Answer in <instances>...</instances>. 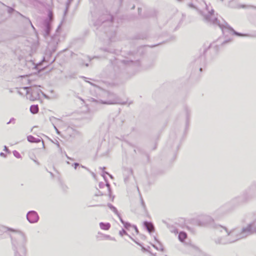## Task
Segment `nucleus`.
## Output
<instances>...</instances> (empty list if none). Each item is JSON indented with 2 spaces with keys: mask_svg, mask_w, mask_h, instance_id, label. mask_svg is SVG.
<instances>
[{
  "mask_svg": "<svg viewBox=\"0 0 256 256\" xmlns=\"http://www.w3.org/2000/svg\"><path fill=\"white\" fill-rule=\"evenodd\" d=\"M192 0V2L188 4L189 6L197 10L202 9L201 14L203 16L204 20L210 24L218 25L224 34L228 32L230 34H235L237 36H249L248 34L236 32L227 23H225L224 24H220L218 18L215 17L214 14V11L210 6H208L203 0Z\"/></svg>",
  "mask_w": 256,
  "mask_h": 256,
  "instance_id": "nucleus-1",
  "label": "nucleus"
},
{
  "mask_svg": "<svg viewBox=\"0 0 256 256\" xmlns=\"http://www.w3.org/2000/svg\"><path fill=\"white\" fill-rule=\"evenodd\" d=\"M254 232L252 224H248L242 230L236 228L230 231L226 227L221 226L220 232L222 236L216 238L214 242L217 244H226L232 243L252 234Z\"/></svg>",
  "mask_w": 256,
  "mask_h": 256,
  "instance_id": "nucleus-2",
  "label": "nucleus"
},
{
  "mask_svg": "<svg viewBox=\"0 0 256 256\" xmlns=\"http://www.w3.org/2000/svg\"><path fill=\"white\" fill-rule=\"evenodd\" d=\"M12 232L10 234L12 245L14 251V256H26V244L27 238L26 234L22 231L8 228Z\"/></svg>",
  "mask_w": 256,
  "mask_h": 256,
  "instance_id": "nucleus-3",
  "label": "nucleus"
},
{
  "mask_svg": "<svg viewBox=\"0 0 256 256\" xmlns=\"http://www.w3.org/2000/svg\"><path fill=\"white\" fill-rule=\"evenodd\" d=\"M102 94L106 96H107L109 98H112V99L108 100V101H103L100 100V102L102 104H126V102H123L120 100L118 97L116 96L114 94L110 93L109 92L106 90L102 91Z\"/></svg>",
  "mask_w": 256,
  "mask_h": 256,
  "instance_id": "nucleus-4",
  "label": "nucleus"
},
{
  "mask_svg": "<svg viewBox=\"0 0 256 256\" xmlns=\"http://www.w3.org/2000/svg\"><path fill=\"white\" fill-rule=\"evenodd\" d=\"M213 218L209 216H198L194 221V224L201 226H205L212 224Z\"/></svg>",
  "mask_w": 256,
  "mask_h": 256,
  "instance_id": "nucleus-5",
  "label": "nucleus"
},
{
  "mask_svg": "<svg viewBox=\"0 0 256 256\" xmlns=\"http://www.w3.org/2000/svg\"><path fill=\"white\" fill-rule=\"evenodd\" d=\"M53 20L52 13L49 12L48 14V18L46 19L44 22V36H48L50 34L51 30V23Z\"/></svg>",
  "mask_w": 256,
  "mask_h": 256,
  "instance_id": "nucleus-6",
  "label": "nucleus"
},
{
  "mask_svg": "<svg viewBox=\"0 0 256 256\" xmlns=\"http://www.w3.org/2000/svg\"><path fill=\"white\" fill-rule=\"evenodd\" d=\"M26 218L28 221L30 223L36 222L39 219L37 212L34 210L28 212L26 215Z\"/></svg>",
  "mask_w": 256,
  "mask_h": 256,
  "instance_id": "nucleus-7",
  "label": "nucleus"
},
{
  "mask_svg": "<svg viewBox=\"0 0 256 256\" xmlns=\"http://www.w3.org/2000/svg\"><path fill=\"white\" fill-rule=\"evenodd\" d=\"M40 93H42V90L38 86L32 87V94L30 97V100H34L39 98Z\"/></svg>",
  "mask_w": 256,
  "mask_h": 256,
  "instance_id": "nucleus-8",
  "label": "nucleus"
},
{
  "mask_svg": "<svg viewBox=\"0 0 256 256\" xmlns=\"http://www.w3.org/2000/svg\"><path fill=\"white\" fill-rule=\"evenodd\" d=\"M66 134L70 138H74L80 135V132L72 127H68L66 129Z\"/></svg>",
  "mask_w": 256,
  "mask_h": 256,
  "instance_id": "nucleus-9",
  "label": "nucleus"
},
{
  "mask_svg": "<svg viewBox=\"0 0 256 256\" xmlns=\"http://www.w3.org/2000/svg\"><path fill=\"white\" fill-rule=\"evenodd\" d=\"M144 225L150 233L154 231V226L152 222H144Z\"/></svg>",
  "mask_w": 256,
  "mask_h": 256,
  "instance_id": "nucleus-10",
  "label": "nucleus"
},
{
  "mask_svg": "<svg viewBox=\"0 0 256 256\" xmlns=\"http://www.w3.org/2000/svg\"><path fill=\"white\" fill-rule=\"evenodd\" d=\"M28 140L30 142H36L38 143L41 141V139L40 138H36L32 136H28L27 137Z\"/></svg>",
  "mask_w": 256,
  "mask_h": 256,
  "instance_id": "nucleus-11",
  "label": "nucleus"
},
{
  "mask_svg": "<svg viewBox=\"0 0 256 256\" xmlns=\"http://www.w3.org/2000/svg\"><path fill=\"white\" fill-rule=\"evenodd\" d=\"M100 228L104 230H108L110 227V223H104V222H100Z\"/></svg>",
  "mask_w": 256,
  "mask_h": 256,
  "instance_id": "nucleus-12",
  "label": "nucleus"
},
{
  "mask_svg": "<svg viewBox=\"0 0 256 256\" xmlns=\"http://www.w3.org/2000/svg\"><path fill=\"white\" fill-rule=\"evenodd\" d=\"M236 8H256V6H252V5H246V4H238Z\"/></svg>",
  "mask_w": 256,
  "mask_h": 256,
  "instance_id": "nucleus-13",
  "label": "nucleus"
},
{
  "mask_svg": "<svg viewBox=\"0 0 256 256\" xmlns=\"http://www.w3.org/2000/svg\"><path fill=\"white\" fill-rule=\"evenodd\" d=\"M187 234L186 232H181L178 234V239L180 242H184V240L186 238Z\"/></svg>",
  "mask_w": 256,
  "mask_h": 256,
  "instance_id": "nucleus-14",
  "label": "nucleus"
},
{
  "mask_svg": "<svg viewBox=\"0 0 256 256\" xmlns=\"http://www.w3.org/2000/svg\"><path fill=\"white\" fill-rule=\"evenodd\" d=\"M108 206L115 214H116L119 217V218L120 217L116 208H115L110 204H108Z\"/></svg>",
  "mask_w": 256,
  "mask_h": 256,
  "instance_id": "nucleus-15",
  "label": "nucleus"
},
{
  "mask_svg": "<svg viewBox=\"0 0 256 256\" xmlns=\"http://www.w3.org/2000/svg\"><path fill=\"white\" fill-rule=\"evenodd\" d=\"M30 111L32 113L36 114L38 112V105H32L30 108Z\"/></svg>",
  "mask_w": 256,
  "mask_h": 256,
  "instance_id": "nucleus-16",
  "label": "nucleus"
},
{
  "mask_svg": "<svg viewBox=\"0 0 256 256\" xmlns=\"http://www.w3.org/2000/svg\"><path fill=\"white\" fill-rule=\"evenodd\" d=\"M120 219L126 228L128 229L130 227L132 226L130 223L124 222L121 217L120 218Z\"/></svg>",
  "mask_w": 256,
  "mask_h": 256,
  "instance_id": "nucleus-17",
  "label": "nucleus"
},
{
  "mask_svg": "<svg viewBox=\"0 0 256 256\" xmlns=\"http://www.w3.org/2000/svg\"><path fill=\"white\" fill-rule=\"evenodd\" d=\"M13 154H14V155L17 158H20V154L16 151V150H14L13 152Z\"/></svg>",
  "mask_w": 256,
  "mask_h": 256,
  "instance_id": "nucleus-18",
  "label": "nucleus"
},
{
  "mask_svg": "<svg viewBox=\"0 0 256 256\" xmlns=\"http://www.w3.org/2000/svg\"><path fill=\"white\" fill-rule=\"evenodd\" d=\"M119 234L120 236H123L124 234H127V233L124 230H122L120 232Z\"/></svg>",
  "mask_w": 256,
  "mask_h": 256,
  "instance_id": "nucleus-19",
  "label": "nucleus"
},
{
  "mask_svg": "<svg viewBox=\"0 0 256 256\" xmlns=\"http://www.w3.org/2000/svg\"><path fill=\"white\" fill-rule=\"evenodd\" d=\"M15 120H16L15 118H11L10 119V121L7 122V124H10V123H12V122L13 123V124H14L15 123Z\"/></svg>",
  "mask_w": 256,
  "mask_h": 256,
  "instance_id": "nucleus-20",
  "label": "nucleus"
},
{
  "mask_svg": "<svg viewBox=\"0 0 256 256\" xmlns=\"http://www.w3.org/2000/svg\"><path fill=\"white\" fill-rule=\"evenodd\" d=\"M140 200H141V204H142V207L144 208H146V205L144 204V201L143 200V199L142 198V197H140Z\"/></svg>",
  "mask_w": 256,
  "mask_h": 256,
  "instance_id": "nucleus-21",
  "label": "nucleus"
},
{
  "mask_svg": "<svg viewBox=\"0 0 256 256\" xmlns=\"http://www.w3.org/2000/svg\"><path fill=\"white\" fill-rule=\"evenodd\" d=\"M54 130H56V133L58 134H60V132L58 130L57 128L54 125Z\"/></svg>",
  "mask_w": 256,
  "mask_h": 256,
  "instance_id": "nucleus-22",
  "label": "nucleus"
},
{
  "mask_svg": "<svg viewBox=\"0 0 256 256\" xmlns=\"http://www.w3.org/2000/svg\"><path fill=\"white\" fill-rule=\"evenodd\" d=\"M79 166V164L78 163H74V168L76 169L77 166Z\"/></svg>",
  "mask_w": 256,
  "mask_h": 256,
  "instance_id": "nucleus-23",
  "label": "nucleus"
},
{
  "mask_svg": "<svg viewBox=\"0 0 256 256\" xmlns=\"http://www.w3.org/2000/svg\"><path fill=\"white\" fill-rule=\"evenodd\" d=\"M68 4H67V6H66V8L64 11V14L66 15V13L67 12V11H68Z\"/></svg>",
  "mask_w": 256,
  "mask_h": 256,
  "instance_id": "nucleus-24",
  "label": "nucleus"
},
{
  "mask_svg": "<svg viewBox=\"0 0 256 256\" xmlns=\"http://www.w3.org/2000/svg\"><path fill=\"white\" fill-rule=\"evenodd\" d=\"M133 228H134V230H136V232L138 234V228H137L136 226H133Z\"/></svg>",
  "mask_w": 256,
  "mask_h": 256,
  "instance_id": "nucleus-25",
  "label": "nucleus"
},
{
  "mask_svg": "<svg viewBox=\"0 0 256 256\" xmlns=\"http://www.w3.org/2000/svg\"><path fill=\"white\" fill-rule=\"evenodd\" d=\"M106 238H110L111 240H115L114 238H110V236H106Z\"/></svg>",
  "mask_w": 256,
  "mask_h": 256,
  "instance_id": "nucleus-26",
  "label": "nucleus"
},
{
  "mask_svg": "<svg viewBox=\"0 0 256 256\" xmlns=\"http://www.w3.org/2000/svg\"><path fill=\"white\" fill-rule=\"evenodd\" d=\"M13 10H13L12 8H9V10H8V12H9L10 13V12H12V11H13Z\"/></svg>",
  "mask_w": 256,
  "mask_h": 256,
  "instance_id": "nucleus-27",
  "label": "nucleus"
},
{
  "mask_svg": "<svg viewBox=\"0 0 256 256\" xmlns=\"http://www.w3.org/2000/svg\"><path fill=\"white\" fill-rule=\"evenodd\" d=\"M105 173L107 174H108L112 178V175H110V174H109L108 172H105Z\"/></svg>",
  "mask_w": 256,
  "mask_h": 256,
  "instance_id": "nucleus-28",
  "label": "nucleus"
},
{
  "mask_svg": "<svg viewBox=\"0 0 256 256\" xmlns=\"http://www.w3.org/2000/svg\"><path fill=\"white\" fill-rule=\"evenodd\" d=\"M42 145L43 148H44V142L42 140Z\"/></svg>",
  "mask_w": 256,
  "mask_h": 256,
  "instance_id": "nucleus-29",
  "label": "nucleus"
},
{
  "mask_svg": "<svg viewBox=\"0 0 256 256\" xmlns=\"http://www.w3.org/2000/svg\"><path fill=\"white\" fill-rule=\"evenodd\" d=\"M4 150H6V151L8 150V149L6 146H4Z\"/></svg>",
  "mask_w": 256,
  "mask_h": 256,
  "instance_id": "nucleus-30",
  "label": "nucleus"
},
{
  "mask_svg": "<svg viewBox=\"0 0 256 256\" xmlns=\"http://www.w3.org/2000/svg\"><path fill=\"white\" fill-rule=\"evenodd\" d=\"M0 155L2 156H4V154L3 153V152H1L0 154Z\"/></svg>",
  "mask_w": 256,
  "mask_h": 256,
  "instance_id": "nucleus-31",
  "label": "nucleus"
},
{
  "mask_svg": "<svg viewBox=\"0 0 256 256\" xmlns=\"http://www.w3.org/2000/svg\"><path fill=\"white\" fill-rule=\"evenodd\" d=\"M34 162L36 164H39L38 162H37L36 160H34Z\"/></svg>",
  "mask_w": 256,
  "mask_h": 256,
  "instance_id": "nucleus-32",
  "label": "nucleus"
},
{
  "mask_svg": "<svg viewBox=\"0 0 256 256\" xmlns=\"http://www.w3.org/2000/svg\"><path fill=\"white\" fill-rule=\"evenodd\" d=\"M106 186L109 188H110V184L107 183L106 184Z\"/></svg>",
  "mask_w": 256,
  "mask_h": 256,
  "instance_id": "nucleus-33",
  "label": "nucleus"
},
{
  "mask_svg": "<svg viewBox=\"0 0 256 256\" xmlns=\"http://www.w3.org/2000/svg\"><path fill=\"white\" fill-rule=\"evenodd\" d=\"M126 62H128V61H126V60H124V64H126Z\"/></svg>",
  "mask_w": 256,
  "mask_h": 256,
  "instance_id": "nucleus-34",
  "label": "nucleus"
},
{
  "mask_svg": "<svg viewBox=\"0 0 256 256\" xmlns=\"http://www.w3.org/2000/svg\"><path fill=\"white\" fill-rule=\"evenodd\" d=\"M160 250L161 251H163L164 249H163V248H161L160 249Z\"/></svg>",
  "mask_w": 256,
  "mask_h": 256,
  "instance_id": "nucleus-35",
  "label": "nucleus"
},
{
  "mask_svg": "<svg viewBox=\"0 0 256 256\" xmlns=\"http://www.w3.org/2000/svg\"><path fill=\"white\" fill-rule=\"evenodd\" d=\"M24 88V89H28L29 88H28V87H26V88Z\"/></svg>",
  "mask_w": 256,
  "mask_h": 256,
  "instance_id": "nucleus-36",
  "label": "nucleus"
},
{
  "mask_svg": "<svg viewBox=\"0 0 256 256\" xmlns=\"http://www.w3.org/2000/svg\"><path fill=\"white\" fill-rule=\"evenodd\" d=\"M31 25H32V28H34V26L32 25V24H31Z\"/></svg>",
  "mask_w": 256,
  "mask_h": 256,
  "instance_id": "nucleus-37",
  "label": "nucleus"
}]
</instances>
